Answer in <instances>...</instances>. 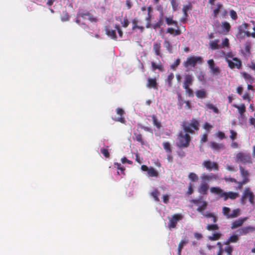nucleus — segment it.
<instances>
[{
	"instance_id": "nucleus-1",
	"label": "nucleus",
	"mask_w": 255,
	"mask_h": 255,
	"mask_svg": "<svg viewBox=\"0 0 255 255\" xmlns=\"http://www.w3.org/2000/svg\"><path fill=\"white\" fill-rule=\"evenodd\" d=\"M182 126L186 133H179L176 145L179 148H185L189 146L191 140L189 133L193 134L194 133V130H198L199 129V123L197 120L193 119L190 123L184 122Z\"/></svg>"
},
{
	"instance_id": "nucleus-2",
	"label": "nucleus",
	"mask_w": 255,
	"mask_h": 255,
	"mask_svg": "<svg viewBox=\"0 0 255 255\" xmlns=\"http://www.w3.org/2000/svg\"><path fill=\"white\" fill-rule=\"evenodd\" d=\"M191 203H194L198 207L197 211L201 213L205 217L207 218H212V221L214 223H216L218 221V217L214 213L209 212H205L204 210L206 209L208 206V202L206 201L202 200V199H192L191 201Z\"/></svg>"
},
{
	"instance_id": "nucleus-3",
	"label": "nucleus",
	"mask_w": 255,
	"mask_h": 255,
	"mask_svg": "<svg viewBox=\"0 0 255 255\" xmlns=\"http://www.w3.org/2000/svg\"><path fill=\"white\" fill-rule=\"evenodd\" d=\"M210 191L212 193L218 195L220 198H223L224 201H227L229 199L235 200L239 196L238 193L232 191L227 192L218 187H211Z\"/></svg>"
},
{
	"instance_id": "nucleus-4",
	"label": "nucleus",
	"mask_w": 255,
	"mask_h": 255,
	"mask_svg": "<svg viewBox=\"0 0 255 255\" xmlns=\"http://www.w3.org/2000/svg\"><path fill=\"white\" fill-rule=\"evenodd\" d=\"M250 25V24L247 23H244L238 27V31L237 33L236 36L238 39H243L245 36L247 37H252L255 38V27L253 28L254 30L253 32H250V31L245 30L248 29V27Z\"/></svg>"
},
{
	"instance_id": "nucleus-5",
	"label": "nucleus",
	"mask_w": 255,
	"mask_h": 255,
	"mask_svg": "<svg viewBox=\"0 0 255 255\" xmlns=\"http://www.w3.org/2000/svg\"><path fill=\"white\" fill-rule=\"evenodd\" d=\"M203 58L201 56H191L187 57L186 61L183 62V66L186 68L190 66L195 67L197 64H201L203 62Z\"/></svg>"
},
{
	"instance_id": "nucleus-6",
	"label": "nucleus",
	"mask_w": 255,
	"mask_h": 255,
	"mask_svg": "<svg viewBox=\"0 0 255 255\" xmlns=\"http://www.w3.org/2000/svg\"><path fill=\"white\" fill-rule=\"evenodd\" d=\"M255 195L249 187L246 188L240 199V202L242 205H245L247 202V198H249L251 204H254Z\"/></svg>"
},
{
	"instance_id": "nucleus-7",
	"label": "nucleus",
	"mask_w": 255,
	"mask_h": 255,
	"mask_svg": "<svg viewBox=\"0 0 255 255\" xmlns=\"http://www.w3.org/2000/svg\"><path fill=\"white\" fill-rule=\"evenodd\" d=\"M231 209L227 207L222 208V213L227 219H233L238 217L241 215V210L239 208L234 209L230 213Z\"/></svg>"
},
{
	"instance_id": "nucleus-8",
	"label": "nucleus",
	"mask_w": 255,
	"mask_h": 255,
	"mask_svg": "<svg viewBox=\"0 0 255 255\" xmlns=\"http://www.w3.org/2000/svg\"><path fill=\"white\" fill-rule=\"evenodd\" d=\"M183 216L181 214H174L172 217L169 218V223L168 227L169 229H172L176 228L178 222L183 219Z\"/></svg>"
},
{
	"instance_id": "nucleus-9",
	"label": "nucleus",
	"mask_w": 255,
	"mask_h": 255,
	"mask_svg": "<svg viewBox=\"0 0 255 255\" xmlns=\"http://www.w3.org/2000/svg\"><path fill=\"white\" fill-rule=\"evenodd\" d=\"M200 178L201 179V182L203 183H207L213 181H216L219 179V177L218 174H214L213 173H211L210 174H202Z\"/></svg>"
},
{
	"instance_id": "nucleus-10",
	"label": "nucleus",
	"mask_w": 255,
	"mask_h": 255,
	"mask_svg": "<svg viewBox=\"0 0 255 255\" xmlns=\"http://www.w3.org/2000/svg\"><path fill=\"white\" fill-rule=\"evenodd\" d=\"M202 165V166L209 171H218L219 170V165L217 163L215 162H212L210 160H204Z\"/></svg>"
},
{
	"instance_id": "nucleus-11",
	"label": "nucleus",
	"mask_w": 255,
	"mask_h": 255,
	"mask_svg": "<svg viewBox=\"0 0 255 255\" xmlns=\"http://www.w3.org/2000/svg\"><path fill=\"white\" fill-rule=\"evenodd\" d=\"M116 112L118 116L113 118V120L116 122H120L122 124H125L126 121L124 117V115L125 114L124 110L121 108H118L116 109Z\"/></svg>"
},
{
	"instance_id": "nucleus-12",
	"label": "nucleus",
	"mask_w": 255,
	"mask_h": 255,
	"mask_svg": "<svg viewBox=\"0 0 255 255\" xmlns=\"http://www.w3.org/2000/svg\"><path fill=\"white\" fill-rule=\"evenodd\" d=\"M255 231V227L253 226H247L242 227L239 230H237L236 232L238 234L239 236L246 235L248 234Z\"/></svg>"
},
{
	"instance_id": "nucleus-13",
	"label": "nucleus",
	"mask_w": 255,
	"mask_h": 255,
	"mask_svg": "<svg viewBox=\"0 0 255 255\" xmlns=\"http://www.w3.org/2000/svg\"><path fill=\"white\" fill-rule=\"evenodd\" d=\"M233 60L234 61V62L230 59H227V62L228 63L229 67L231 69H240L242 66L241 61L236 57L233 58Z\"/></svg>"
},
{
	"instance_id": "nucleus-14",
	"label": "nucleus",
	"mask_w": 255,
	"mask_h": 255,
	"mask_svg": "<svg viewBox=\"0 0 255 255\" xmlns=\"http://www.w3.org/2000/svg\"><path fill=\"white\" fill-rule=\"evenodd\" d=\"M238 160L244 163L251 162V157L250 155L243 153H238L236 155Z\"/></svg>"
},
{
	"instance_id": "nucleus-15",
	"label": "nucleus",
	"mask_w": 255,
	"mask_h": 255,
	"mask_svg": "<svg viewBox=\"0 0 255 255\" xmlns=\"http://www.w3.org/2000/svg\"><path fill=\"white\" fill-rule=\"evenodd\" d=\"M80 15L84 19H88L91 22H96L98 19L89 12H80Z\"/></svg>"
},
{
	"instance_id": "nucleus-16",
	"label": "nucleus",
	"mask_w": 255,
	"mask_h": 255,
	"mask_svg": "<svg viewBox=\"0 0 255 255\" xmlns=\"http://www.w3.org/2000/svg\"><path fill=\"white\" fill-rule=\"evenodd\" d=\"M208 64L209 68L212 71V73L215 75H218L220 73V70L218 67L215 66V64L213 59H210L208 61Z\"/></svg>"
},
{
	"instance_id": "nucleus-17",
	"label": "nucleus",
	"mask_w": 255,
	"mask_h": 255,
	"mask_svg": "<svg viewBox=\"0 0 255 255\" xmlns=\"http://www.w3.org/2000/svg\"><path fill=\"white\" fill-rule=\"evenodd\" d=\"M146 87L148 88H153L155 90L158 89V84L156 78H148L146 83Z\"/></svg>"
},
{
	"instance_id": "nucleus-18",
	"label": "nucleus",
	"mask_w": 255,
	"mask_h": 255,
	"mask_svg": "<svg viewBox=\"0 0 255 255\" xmlns=\"http://www.w3.org/2000/svg\"><path fill=\"white\" fill-rule=\"evenodd\" d=\"M247 220V217L241 218L233 222L231 225V228L232 229H236L238 227H241L244 223Z\"/></svg>"
},
{
	"instance_id": "nucleus-19",
	"label": "nucleus",
	"mask_w": 255,
	"mask_h": 255,
	"mask_svg": "<svg viewBox=\"0 0 255 255\" xmlns=\"http://www.w3.org/2000/svg\"><path fill=\"white\" fill-rule=\"evenodd\" d=\"M210 145L212 149L218 152L225 148V145L224 144L217 143L215 141H211Z\"/></svg>"
},
{
	"instance_id": "nucleus-20",
	"label": "nucleus",
	"mask_w": 255,
	"mask_h": 255,
	"mask_svg": "<svg viewBox=\"0 0 255 255\" xmlns=\"http://www.w3.org/2000/svg\"><path fill=\"white\" fill-rule=\"evenodd\" d=\"M105 30L106 34L112 39L116 40L117 39V36L116 34V30H113L110 28L109 26H105Z\"/></svg>"
},
{
	"instance_id": "nucleus-21",
	"label": "nucleus",
	"mask_w": 255,
	"mask_h": 255,
	"mask_svg": "<svg viewBox=\"0 0 255 255\" xmlns=\"http://www.w3.org/2000/svg\"><path fill=\"white\" fill-rule=\"evenodd\" d=\"M193 78L192 75L188 74L184 77L183 87H190L193 84Z\"/></svg>"
},
{
	"instance_id": "nucleus-22",
	"label": "nucleus",
	"mask_w": 255,
	"mask_h": 255,
	"mask_svg": "<svg viewBox=\"0 0 255 255\" xmlns=\"http://www.w3.org/2000/svg\"><path fill=\"white\" fill-rule=\"evenodd\" d=\"M208 189L209 185L208 183L201 182V183L198 188V192L201 194L206 195L207 194Z\"/></svg>"
},
{
	"instance_id": "nucleus-23",
	"label": "nucleus",
	"mask_w": 255,
	"mask_h": 255,
	"mask_svg": "<svg viewBox=\"0 0 255 255\" xmlns=\"http://www.w3.org/2000/svg\"><path fill=\"white\" fill-rule=\"evenodd\" d=\"M239 168H240L241 174L243 178V180H247V182H249L250 181V179L249 178V173L248 171L247 170H245V169L241 166H240L239 167Z\"/></svg>"
},
{
	"instance_id": "nucleus-24",
	"label": "nucleus",
	"mask_w": 255,
	"mask_h": 255,
	"mask_svg": "<svg viewBox=\"0 0 255 255\" xmlns=\"http://www.w3.org/2000/svg\"><path fill=\"white\" fill-rule=\"evenodd\" d=\"M239 236L238 234H234L230 236L228 239L225 242L224 244L225 245H229L230 243H237L239 240Z\"/></svg>"
},
{
	"instance_id": "nucleus-25",
	"label": "nucleus",
	"mask_w": 255,
	"mask_h": 255,
	"mask_svg": "<svg viewBox=\"0 0 255 255\" xmlns=\"http://www.w3.org/2000/svg\"><path fill=\"white\" fill-rule=\"evenodd\" d=\"M161 50V43L160 42H156L153 44V51L157 56L162 57V54L160 52Z\"/></svg>"
},
{
	"instance_id": "nucleus-26",
	"label": "nucleus",
	"mask_w": 255,
	"mask_h": 255,
	"mask_svg": "<svg viewBox=\"0 0 255 255\" xmlns=\"http://www.w3.org/2000/svg\"><path fill=\"white\" fill-rule=\"evenodd\" d=\"M241 74L244 79L246 81L249 82L250 84H253V83L255 82V78L250 74L246 72H243L241 73Z\"/></svg>"
},
{
	"instance_id": "nucleus-27",
	"label": "nucleus",
	"mask_w": 255,
	"mask_h": 255,
	"mask_svg": "<svg viewBox=\"0 0 255 255\" xmlns=\"http://www.w3.org/2000/svg\"><path fill=\"white\" fill-rule=\"evenodd\" d=\"M219 42V40L218 39H215L214 40L211 41L209 42L210 48L213 50H217L221 48V45L218 44Z\"/></svg>"
},
{
	"instance_id": "nucleus-28",
	"label": "nucleus",
	"mask_w": 255,
	"mask_h": 255,
	"mask_svg": "<svg viewBox=\"0 0 255 255\" xmlns=\"http://www.w3.org/2000/svg\"><path fill=\"white\" fill-rule=\"evenodd\" d=\"M233 107L237 108L238 110V112L241 117L243 116L244 114L246 111V108L245 104H241L240 106L236 104H234L233 105Z\"/></svg>"
},
{
	"instance_id": "nucleus-29",
	"label": "nucleus",
	"mask_w": 255,
	"mask_h": 255,
	"mask_svg": "<svg viewBox=\"0 0 255 255\" xmlns=\"http://www.w3.org/2000/svg\"><path fill=\"white\" fill-rule=\"evenodd\" d=\"M188 241L187 239L185 238L180 242L178 247V255H181V251L184 246L188 243Z\"/></svg>"
},
{
	"instance_id": "nucleus-30",
	"label": "nucleus",
	"mask_w": 255,
	"mask_h": 255,
	"mask_svg": "<svg viewBox=\"0 0 255 255\" xmlns=\"http://www.w3.org/2000/svg\"><path fill=\"white\" fill-rule=\"evenodd\" d=\"M192 4L190 2H188V4L186 5H183L182 8V11L184 14V15L186 17L188 16V11L189 10H191L192 9Z\"/></svg>"
},
{
	"instance_id": "nucleus-31",
	"label": "nucleus",
	"mask_w": 255,
	"mask_h": 255,
	"mask_svg": "<svg viewBox=\"0 0 255 255\" xmlns=\"http://www.w3.org/2000/svg\"><path fill=\"white\" fill-rule=\"evenodd\" d=\"M166 32L174 35H179L181 33V31L178 27L176 29L172 27H168L166 29Z\"/></svg>"
},
{
	"instance_id": "nucleus-32",
	"label": "nucleus",
	"mask_w": 255,
	"mask_h": 255,
	"mask_svg": "<svg viewBox=\"0 0 255 255\" xmlns=\"http://www.w3.org/2000/svg\"><path fill=\"white\" fill-rule=\"evenodd\" d=\"M221 27L223 30V32L228 33L231 29V25L228 22L224 21L221 23Z\"/></svg>"
},
{
	"instance_id": "nucleus-33",
	"label": "nucleus",
	"mask_w": 255,
	"mask_h": 255,
	"mask_svg": "<svg viewBox=\"0 0 255 255\" xmlns=\"http://www.w3.org/2000/svg\"><path fill=\"white\" fill-rule=\"evenodd\" d=\"M163 46L170 53H172V46L167 39L164 40Z\"/></svg>"
},
{
	"instance_id": "nucleus-34",
	"label": "nucleus",
	"mask_w": 255,
	"mask_h": 255,
	"mask_svg": "<svg viewBox=\"0 0 255 255\" xmlns=\"http://www.w3.org/2000/svg\"><path fill=\"white\" fill-rule=\"evenodd\" d=\"M196 96L198 98H205L206 97V93L204 89L197 90L195 92Z\"/></svg>"
},
{
	"instance_id": "nucleus-35",
	"label": "nucleus",
	"mask_w": 255,
	"mask_h": 255,
	"mask_svg": "<svg viewBox=\"0 0 255 255\" xmlns=\"http://www.w3.org/2000/svg\"><path fill=\"white\" fill-rule=\"evenodd\" d=\"M151 67L152 70L154 71L156 69H158L160 71H164V69L163 66L161 64H156V63L154 62H151Z\"/></svg>"
},
{
	"instance_id": "nucleus-36",
	"label": "nucleus",
	"mask_w": 255,
	"mask_h": 255,
	"mask_svg": "<svg viewBox=\"0 0 255 255\" xmlns=\"http://www.w3.org/2000/svg\"><path fill=\"white\" fill-rule=\"evenodd\" d=\"M164 19L168 25H173L177 27L178 22L174 20L172 17H165Z\"/></svg>"
},
{
	"instance_id": "nucleus-37",
	"label": "nucleus",
	"mask_w": 255,
	"mask_h": 255,
	"mask_svg": "<svg viewBox=\"0 0 255 255\" xmlns=\"http://www.w3.org/2000/svg\"><path fill=\"white\" fill-rule=\"evenodd\" d=\"M147 173L148 175L150 177H156L158 175V172L153 167H149V169Z\"/></svg>"
},
{
	"instance_id": "nucleus-38",
	"label": "nucleus",
	"mask_w": 255,
	"mask_h": 255,
	"mask_svg": "<svg viewBox=\"0 0 255 255\" xmlns=\"http://www.w3.org/2000/svg\"><path fill=\"white\" fill-rule=\"evenodd\" d=\"M80 12H79L78 13H77V14L76 15V17L75 22H76V23H77L78 24H79L80 26L83 25V26L85 28L89 29V27L88 25L85 24L84 23L81 22L80 18H81V16L80 15Z\"/></svg>"
},
{
	"instance_id": "nucleus-39",
	"label": "nucleus",
	"mask_w": 255,
	"mask_h": 255,
	"mask_svg": "<svg viewBox=\"0 0 255 255\" xmlns=\"http://www.w3.org/2000/svg\"><path fill=\"white\" fill-rule=\"evenodd\" d=\"M134 135L135 136V139H136V141L140 142L141 145L144 144V141L143 138H142L141 134H140V133H137L134 132Z\"/></svg>"
},
{
	"instance_id": "nucleus-40",
	"label": "nucleus",
	"mask_w": 255,
	"mask_h": 255,
	"mask_svg": "<svg viewBox=\"0 0 255 255\" xmlns=\"http://www.w3.org/2000/svg\"><path fill=\"white\" fill-rule=\"evenodd\" d=\"M170 3L172 5L173 11H176L179 7V2L178 0H170Z\"/></svg>"
},
{
	"instance_id": "nucleus-41",
	"label": "nucleus",
	"mask_w": 255,
	"mask_h": 255,
	"mask_svg": "<svg viewBox=\"0 0 255 255\" xmlns=\"http://www.w3.org/2000/svg\"><path fill=\"white\" fill-rule=\"evenodd\" d=\"M219 227L217 224H208L206 226V229L208 231H216L218 230Z\"/></svg>"
},
{
	"instance_id": "nucleus-42",
	"label": "nucleus",
	"mask_w": 255,
	"mask_h": 255,
	"mask_svg": "<svg viewBox=\"0 0 255 255\" xmlns=\"http://www.w3.org/2000/svg\"><path fill=\"white\" fill-rule=\"evenodd\" d=\"M206 107L209 110H212L213 111L216 113V114H219V109L215 107L214 105L212 104H207L206 105Z\"/></svg>"
},
{
	"instance_id": "nucleus-43",
	"label": "nucleus",
	"mask_w": 255,
	"mask_h": 255,
	"mask_svg": "<svg viewBox=\"0 0 255 255\" xmlns=\"http://www.w3.org/2000/svg\"><path fill=\"white\" fill-rule=\"evenodd\" d=\"M188 178L192 182L197 181L199 179L198 175L194 172H190L188 175Z\"/></svg>"
},
{
	"instance_id": "nucleus-44",
	"label": "nucleus",
	"mask_w": 255,
	"mask_h": 255,
	"mask_svg": "<svg viewBox=\"0 0 255 255\" xmlns=\"http://www.w3.org/2000/svg\"><path fill=\"white\" fill-rule=\"evenodd\" d=\"M163 146L165 150L168 153H171V147L170 144L169 142H164L163 143Z\"/></svg>"
},
{
	"instance_id": "nucleus-45",
	"label": "nucleus",
	"mask_w": 255,
	"mask_h": 255,
	"mask_svg": "<svg viewBox=\"0 0 255 255\" xmlns=\"http://www.w3.org/2000/svg\"><path fill=\"white\" fill-rule=\"evenodd\" d=\"M114 167L116 168L117 169L120 170L121 171V174L125 175V168L121 166V163L115 162L114 163Z\"/></svg>"
},
{
	"instance_id": "nucleus-46",
	"label": "nucleus",
	"mask_w": 255,
	"mask_h": 255,
	"mask_svg": "<svg viewBox=\"0 0 255 255\" xmlns=\"http://www.w3.org/2000/svg\"><path fill=\"white\" fill-rule=\"evenodd\" d=\"M221 237V234L219 233H214L212 236H209L208 239L211 241H217L220 239Z\"/></svg>"
},
{
	"instance_id": "nucleus-47",
	"label": "nucleus",
	"mask_w": 255,
	"mask_h": 255,
	"mask_svg": "<svg viewBox=\"0 0 255 255\" xmlns=\"http://www.w3.org/2000/svg\"><path fill=\"white\" fill-rule=\"evenodd\" d=\"M152 119L153 125L155 126H156V127L157 128H160L161 127V125L160 122L159 121H158V120H157V119L154 115H153L152 116Z\"/></svg>"
},
{
	"instance_id": "nucleus-48",
	"label": "nucleus",
	"mask_w": 255,
	"mask_h": 255,
	"mask_svg": "<svg viewBox=\"0 0 255 255\" xmlns=\"http://www.w3.org/2000/svg\"><path fill=\"white\" fill-rule=\"evenodd\" d=\"M233 251V247L230 246V244L229 245H226L224 250V251H225L228 255H232Z\"/></svg>"
},
{
	"instance_id": "nucleus-49",
	"label": "nucleus",
	"mask_w": 255,
	"mask_h": 255,
	"mask_svg": "<svg viewBox=\"0 0 255 255\" xmlns=\"http://www.w3.org/2000/svg\"><path fill=\"white\" fill-rule=\"evenodd\" d=\"M183 88L185 89L186 93L189 97H193L194 96L193 91L190 88V87H184Z\"/></svg>"
},
{
	"instance_id": "nucleus-50",
	"label": "nucleus",
	"mask_w": 255,
	"mask_h": 255,
	"mask_svg": "<svg viewBox=\"0 0 255 255\" xmlns=\"http://www.w3.org/2000/svg\"><path fill=\"white\" fill-rule=\"evenodd\" d=\"M158 195H159V192L157 189L154 190L152 193H151V196L153 197V198L154 199V200L156 202L159 201V199L158 198Z\"/></svg>"
},
{
	"instance_id": "nucleus-51",
	"label": "nucleus",
	"mask_w": 255,
	"mask_h": 255,
	"mask_svg": "<svg viewBox=\"0 0 255 255\" xmlns=\"http://www.w3.org/2000/svg\"><path fill=\"white\" fill-rule=\"evenodd\" d=\"M248 182H247V180H243L242 181H238L237 180V182H235V183H237L238 184V187H237V189L239 190H241L243 188V185L246 184Z\"/></svg>"
},
{
	"instance_id": "nucleus-52",
	"label": "nucleus",
	"mask_w": 255,
	"mask_h": 255,
	"mask_svg": "<svg viewBox=\"0 0 255 255\" xmlns=\"http://www.w3.org/2000/svg\"><path fill=\"white\" fill-rule=\"evenodd\" d=\"M174 75L173 73H171L167 77V82L168 83V85L169 87L172 86V81L174 79Z\"/></svg>"
},
{
	"instance_id": "nucleus-53",
	"label": "nucleus",
	"mask_w": 255,
	"mask_h": 255,
	"mask_svg": "<svg viewBox=\"0 0 255 255\" xmlns=\"http://www.w3.org/2000/svg\"><path fill=\"white\" fill-rule=\"evenodd\" d=\"M121 24L122 27L125 28H126L128 26L129 24V21H128L127 17H124L123 21L121 22Z\"/></svg>"
},
{
	"instance_id": "nucleus-54",
	"label": "nucleus",
	"mask_w": 255,
	"mask_h": 255,
	"mask_svg": "<svg viewBox=\"0 0 255 255\" xmlns=\"http://www.w3.org/2000/svg\"><path fill=\"white\" fill-rule=\"evenodd\" d=\"M230 132L231 133V135H230V137L232 139V140L234 141V140L237 139V133L235 131H234L232 129L230 130Z\"/></svg>"
},
{
	"instance_id": "nucleus-55",
	"label": "nucleus",
	"mask_w": 255,
	"mask_h": 255,
	"mask_svg": "<svg viewBox=\"0 0 255 255\" xmlns=\"http://www.w3.org/2000/svg\"><path fill=\"white\" fill-rule=\"evenodd\" d=\"M180 59L178 58L177 59L175 62L171 65V68L173 69V70H175L176 69V68H177L179 65L180 64Z\"/></svg>"
},
{
	"instance_id": "nucleus-56",
	"label": "nucleus",
	"mask_w": 255,
	"mask_h": 255,
	"mask_svg": "<svg viewBox=\"0 0 255 255\" xmlns=\"http://www.w3.org/2000/svg\"><path fill=\"white\" fill-rule=\"evenodd\" d=\"M131 22H132V29L134 30V29H136L137 27V26H138L137 25L138 22V20L137 18H134V19H133L132 20Z\"/></svg>"
},
{
	"instance_id": "nucleus-57",
	"label": "nucleus",
	"mask_w": 255,
	"mask_h": 255,
	"mask_svg": "<svg viewBox=\"0 0 255 255\" xmlns=\"http://www.w3.org/2000/svg\"><path fill=\"white\" fill-rule=\"evenodd\" d=\"M251 48V44L250 42H246L245 46V50L248 54L250 53V50Z\"/></svg>"
},
{
	"instance_id": "nucleus-58",
	"label": "nucleus",
	"mask_w": 255,
	"mask_h": 255,
	"mask_svg": "<svg viewBox=\"0 0 255 255\" xmlns=\"http://www.w3.org/2000/svg\"><path fill=\"white\" fill-rule=\"evenodd\" d=\"M115 28L118 31V33L119 35V36L121 38H122L123 36V32L120 26L116 24L115 26Z\"/></svg>"
},
{
	"instance_id": "nucleus-59",
	"label": "nucleus",
	"mask_w": 255,
	"mask_h": 255,
	"mask_svg": "<svg viewBox=\"0 0 255 255\" xmlns=\"http://www.w3.org/2000/svg\"><path fill=\"white\" fill-rule=\"evenodd\" d=\"M101 152L104 155V156L106 158L110 157V153L108 149L105 148H102L101 149Z\"/></svg>"
},
{
	"instance_id": "nucleus-60",
	"label": "nucleus",
	"mask_w": 255,
	"mask_h": 255,
	"mask_svg": "<svg viewBox=\"0 0 255 255\" xmlns=\"http://www.w3.org/2000/svg\"><path fill=\"white\" fill-rule=\"evenodd\" d=\"M231 17L233 20H236L238 18V16L236 12L234 10H231L230 12Z\"/></svg>"
},
{
	"instance_id": "nucleus-61",
	"label": "nucleus",
	"mask_w": 255,
	"mask_h": 255,
	"mask_svg": "<svg viewBox=\"0 0 255 255\" xmlns=\"http://www.w3.org/2000/svg\"><path fill=\"white\" fill-rule=\"evenodd\" d=\"M229 45V41L227 38L224 39V40L222 42V44L221 45V48L224 47H228Z\"/></svg>"
},
{
	"instance_id": "nucleus-62",
	"label": "nucleus",
	"mask_w": 255,
	"mask_h": 255,
	"mask_svg": "<svg viewBox=\"0 0 255 255\" xmlns=\"http://www.w3.org/2000/svg\"><path fill=\"white\" fill-rule=\"evenodd\" d=\"M224 180L226 182L235 183L237 182V180L236 179L230 177H228L226 176L224 177Z\"/></svg>"
},
{
	"instance_id": "nucleus-63",
	"label": "nucleus",
	"mask_w": 255,
	"mask_h": 255,
	"mask_svg": "<svg viewBox=\"0 0 255 255\" xmlns=\"http://www.w3.org/2000/svg\"><path fill=\"white\" fill-rule=\"evenodd\" d=\"M217 246L219 247V252H218L217 253V255H222L223 254V253L224 252V250L223 249V248H222V244L220 243V242H218L217 243Z\"/></svg>"
},
{
	"instance_id": "nucleus-64",
	"label": "nucleus",
	"mask_w": 255,
	"mask_h": 255,
	"mask_svg": "<svg viewBox=\"0 0 255 255\" xmlns=\"http://www.w3.org/2000/svg\"><path fill=\"white\" fill-rule=\"evenodd\" d=\"M217 136L220 139H223L226 138L227 137L225 135V134L223 132L221 131H219L217 132Z\"/></svg>"
}]
</instances>
